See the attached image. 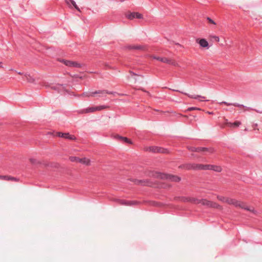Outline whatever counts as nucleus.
Returning <instances> with one entry per match:
<instances>
[{"label": "nucleus", "mask_w": 262, "mask_h": 262, "mask_svg": "<svg viewBox=\"0 0 262 262\" xmlns=\"http://www.w3.org/2000/svg\"><path fill=\"white\" fill-rule=\"evenodd\" d=\"M182 167L186 169H210L213 170L214 171L220 172L222 170V168L220 166H215L213 165H203L201 164H195V163H188L184 164Z\"/></svg>", "instance_id": "1"}, {"label": "nucleus", "mask_w": 262, "mask_h": 262, "mask_svg": "<svg viewBox=\"0 0 262 262\" xmlns=\"http://www.w3.org/2000/svg\"><path fill=\"white\" fill-rule=\"evenodd\" d=\"M217 199L218 200L223 202H226L228 204L233 205L235 207H238L239 208H243L245 209V210H249L250 211L253 210H251L249 207L247 206L244 203L238 201L236 200L231 198H225L222 196H218Z\"/></svg>", "instance_id": "2"}, {"label": "nucleus", "mask_w": 262, "mask_h": 262, "mask_svg": "<svg viewBox=\"0 0 262 262\" xmlns=\"http://www.w3.org/2000/svg\"><path fill=\"white\" fill-rule=\"evenodd\" d=\"M107 106L106 105H100V106H92L89 107L85 109H83L81 111H80V113H93L95 111H101L103 109H105L107 108Z\"/></svg>", "instance_id": "3"}, {"label": "nucleus", "mask_w": 262, "mask_h": 262, "mask_svg": "<svg viewBox=\"0 0 262 262\" xmlns=\"http://www.w3.org/2000/svg\"><path fill=\"white\" fill-rule=\"evenodd\" d=\"M106 94H113L114 93L113 92L108 91L107 90H99L92 92H84L80 96L89 97L90 96H94L95 94H100L103 95Z\"/></svg>", "instance_id": "4"}, {"label": "nucleus", "mask_w": 262, "mask_h": 262, "mask_svg": "<svg viewBox=\"0 0 262 262\" xmlns=\"http://www.w3.org/2000/svg\"><path fill=\"white\" fill-rule=\"evenodd\" d=\"M152 58L155 59L159 60L163 63H166L172 65L174 67L178 66V63L174 60L171 59H169L166 57H161L156 56H153Z\"/></svg>", "instance_id": "5"}, {"label": "nucleus", "mask_w": 262, "mask_h": 262, "mask_svg": "<svg viewBox=\"0 0 262 262\" xmlns=\"http://www.w3.org/2000/svg\"><path fill=\"white\" fill-rule=\"evenodd\" d=\"M159 177L161 179H166L173 182H179L180 181V178L172 174L161 173L159 174Z\"/></svg>", "instance_id": "6"}, {"label": "nucleus", "mask_w": 262, "mask_h": 262, "mask_svg": "<svg viewBox=\"0 0 262 262\" xmlns=\"http://www.w3.org/2000/svg\"><path fill=\"white\" fill-rule=\"evenodd\" d=\"M199 203H201L204 205L214 208H218L219 207V206L216 203L208 201L205 199H202L201 200H199L197 199L196 203L195 204Z\"/></svg>", "instance_id": "7"}, {"label": "nucleus", "mask_w": 262, "mask_h": 262, "mask_svg": "<svg viewBox=\"0 0 262 262\" xmlns=\"http://www.w3.org/2000/svg\"><path fill=\"white\" fill-rule=\"evenodd\" d=\"M54 136L62 137L64 139H69L70 140H74L76 139V137L72 135H70L69 133H62L61 132H56Z\"/></svg>", "instance_id": "8"}, {"label": "nucleus", "mask_w": 262, "mask_h": 262, "mask_svg": "<svg viewBox=\"0 0 262 262\" xmlns=\"http://www.w3.org/2000/svg\"><path fill=\"white\" fill-rule=\"evenodd\" d=\"M126 17L129 19H133L135 18H142V15L138 12H128L126 14Z\"/></svg>", "instance_id": "9"}, {"label": "nucleus", "mask_w": 262, "mask_h": 262, "mask_svg": "<svg viewBox=\"0 0 262 262\" xmlns=\"http://www.w3.org/2000/svg\"><path fill=\"white\" fill-rule=\"evenodd\" d=\"M149 149L150 151L153 152L167 153L168 152L167 149H165L158 146L149 147Z\"/></svg>", "instance_id": "10"}, {"label": "nucleus", "mask_w": 262, "mask_h": 262, "mask_svg": "<svg viewBox=\"0 0 262 262\" xmlns=\"http://www.w3.org/2000/svg\"><path fill=\"white\" fill-rule=\"evenodd\" d=\"M177 199L179 201L183 202H191L195 204L196 203L197 199L193 198L181 196L178 197Z\"/></svg>", "instance_id": "11"}, {"label": "nucleus", "mask_w": 262, "mask_h": 262, "mask_svg": "<svg viewBox=\"0 0 262 262\" xmlns=\"http://www.w3.org/2000/svg\"><path fill=\"white\" fill-rule=\"evenodd\" d=\"M62 62L66 66L70 67L80 68L81 67V64L80 63L75 61L63 60Z\"/></svg>", "instance_id": "12"}, {"label": "nucleus", "mask_w": 262, "mask_h": 262, "mask_svg": "<svg viewBox=\"0 0 262 262\" xmlns=\"http://www.w3.org/2000/svg\"><path fill=\"white\" fill-rule=\"evenodd\" d=\"M220 104H224L227 106H230V105H233L234 106H236V107H241V108H246V110H251V108H249V107H247L246 106H244V105L243 104H239L238 103H228L227 102H226V101H223L221 103H220Z\"/></svg>", "instance_id": "13"}, {"label": "nucleus", "mask_w": 262, "mask_h": 262, "mask_svg": "<svg viewBox=\"0 0 262 262\" xmlns=\"http://www.w3.org/2000/svg\"><path fill=\"white\" fill-rule=\"evenodd\" d=\"M119 202L120 204L126 206H132L138 203V202L135 201H127L124 200H120Z\"/></svg>", "instance_id": "14"}, {"label": "nucleus", "mask_w": 262, "mask_h": 262, "mask_svg": "<svg viewBox=\"0 0 262 262\" xmlns=\"http://www.w3.org/2000/svg\"><path fill=\"white\" fill-rule=\"evenodd\" d=\"M185 95H187L189 98L194 99H198L200 101H208V100H205V97L204 96H202L201 95H190L185 93Z\"/></svg>", "instance_id": "15"}, {"label": "nucleus", "mask_w": 262, "mask_h": 262, "mask_svg": "<svg viewBox=\"0 0 262 262\" xmlns=\"http://www.w3.org/2000/svg\"><path fill=\"white\" fill-rule=\"evenodd\" d=\"M225 124L230 127H238L241 124V122L240 121H237L233 123L229 122L227 119L225 120Z\"/></svg>", "instance_id": "16"}, {"label": "nucleus", "mask_w": 262, "mask_h": 262, "mask_svg": "<svg viewBox=\"0 0 262 262\" xmlns=\"http://www.w3.org/2000/svg\"><path fill=\"white\" fill-rule=\"evenodd\" d=\"M196 42L200 45L201 47L203 48H209V44L208 41L204 38H202L200 39H197Z\"/></svg>", "instance_id": "17"}, {"label": "nucleus", "mask_w": 262, "mask_h": 262, "mask_svg": "<svg viewBox=\"0 0 262 262\" xmlns=\"http://www.w3.org/2000/svg\"><path fill=\"white\" fill-rule=\"evenodd\" d=\"M65 2L69 7L73 6L76 10L80 11L79 7L77 6L74 0H65Z\"/></svg>", "instance_id": "18"}, {"label": "nucleus", "mask_w": 262, "mask_h": 262, "mask_svg": "<svg viewBox=\"0 0 262 262\" xmlns=\"http://www.w3.org/2000/svg\"><path fill=\"white\" fill-rule=\"evenodd\" d=\"M207 151L210 153H212L214 151L213 148H207L205 147H196L195 152H205Z\"/></svg>", "instance_id": "19"}, {"label": "nucleus", "mask_w": 262, "mask_h": 262, "mask_svg": "<svg viewBox=\"0 0 262 262\" xmlns=\"http://www.w3.org/2000/svg\"><path fill=\"white\" fill-rule=\"evenodd\" d=\"M78 162L80 163H83L84 164H85L86 165H88L90 163V160L86 158L83 159H78Z\"/></svg>", "instance_id": "20"}, {"label": "nucleus", "mask_w": 262, "mask_h": 262, "mask_svg": "<svg viewBox=\"0 0 262 262\" xmlns=\"http://www.w3.org/2000/svg\"><path fill=\"white\" fill-rule=\"evenodd\" d=\"M128 48L129 49L141 50L143 49V47L141 46H129L128 47Z\"/></svg>", "instance_id": "21"}, {"label": "nucleus", "mask_w": 262, "mask_h": 262, "mask_svg": "<svg viewBox=\"0 0 262 262\" xmlns=\"http://www.w3.org/2000/svg\"><path fill=\"white\" fill-rule=\"evenodd\" d=\"M118 138H119L120 139H121L123 142H124L125 143H132L131 142L129 141V140L126 137H122L118 136Z\"/></svg>", "instance_id": "22"}, {"label": "nucleus", "mask_w": 262, "mask_h": 262, "mask_svg": "<svg viewBox=\"0 0 262 262\" xmlns=\"http://www.w3.org/2000/svg\"><path fill=\"white\" fill-rule=\"evenodd\" d=\"M134 183L136 184H139L141 185H145V182L142 181V180H135L134 181Z\"/></svg>", "instance_id": "23"}, {"label": "nucleus", "mask_w": 262, "mask_h": 262, "mask_svg": "<svg viewBox=\"0 0 262 262\" xmlns=\"http://www.w3.org/2000/svg\"><path fill=\"white\" fill-rule=\"evenodd\" d=\"M209 37L211 39H213L216 42H219L220 41V38L217 36L211 35H209Z\"/></svg>", "instance_id": "24"}, {"label": "nucleus", "mask_w": 262, "mask_h": 262, "mask_svg": "<svg viewBox=\"0 0 262 262\" xmlns=\"http://www.w3.org/2000/svg\"><path fill=\"white\" fill-rule=\"evenodd\" d=\"M207 20L209 24H212L213 25H216V23H215V21L213 20H212L211 18L208 17H207Z\"/></svg>", "instance_id": "25"}, {"label": "nucleus", "mask_w": 262, "mask_h": 262, "mask_svg": "<svg viewBox=\"0 0 262 262\" xmlns=\"http://www.w3.org/2000/svg\"><path fill=\"white\" fill-rule=\"evenodd\" d=\"M9 179H10L9 176H1L0 175V179L5 180V181H9Z\"/></svg>", "instance_id": "26"}, {"label": "nucleus", "mask_w": 262, "mask_h": 262, "mask_svg": "<svg viewBox=\"0 0 262 262\" xmlns=\"http://www.w3.org/2000/svg\"><path fill=\"white\" fill-rule=\"evenodd\" d=\"M79 158H77L75 157H70V160L72 162L78 161V162Z\"/></svg>", "instance_id": "27"}, {"label": "nucleus", "mask_w": 262, "mask_h": 262, "mask_svg": "<svg viewBox=\"0 0 262 262\" xmlns=\"http://www.w3.org/2000/svg\"><path fill=\"white\" fill-rule=\"evenodd\" d=\"M200 109L196 107H191L188 108V111H193V110H200Z\"/></svg>", "instance_id": "28"}, {"label": "nucleus", "mask_w": 262, "mask_h": 262, "mask_svg": "<svg viewBox=\"0 0 262 262\" xmlns=\"http://www.w3.org/2000/svg\"><path fill=\"white\" fill-rule=\"evenodd\" d=\"M188 148L191 151L195 152L196 147H188Z\"/></svg>", "instance_id": "29"}, {"label": "nucleus", "mask_w": 262, "mask_h": 262, "mask_svg": "<svg viewBox=\"0 0 262 262\" xmlns=\"http://www.w3.org/2000/svg\"><path fill=\"white\" fill-rule=\"evenodd\" d=\"M10 179H9V181H17V179L16 178L12 177L11 176H9Z\"/></svg>", "instance_id": "30"}, {"label": "nucleus", "mask_w": 262, "mask_h": 262, "mask_svg": "<svg viewBox=\"0 0 262 262\" xmlns=\"http://www.w3.org/2000/svg\"><path fill=\"white\" fill-rule=\"evenodd\" d=\"M130 75H131L132 76H135V75H136V74H135L134 72H131V71L130 72Z\"/></svg>", "instance_id": "31"}, {"label": "nucleus", "mask_w": 262, "mask_h": 262, "mask_svg": "<svg viewBox=\"0 0 262 262\" xmlns=\"http://www.w3.org/2000/svg\"><path fill=\"white\" fill-rule=\"evenodd\" d=\"M2 62H0V68H2Z\"/></svg>", "instance_id": "32"}, {"label": "nucleus", "mask_w": 262, "mask_h": 262, "mask_svg": "<svg viewBox=\"0 0 262 262\" xmlns=\"http://www.w3.org/2000/svg\"><path fill=\"white\" fill-rule=\"evenodd\" d=\"M30 77V79H28V81H29V82H31L32 81V80H31L32 78H31V77Z\"/></svg>", "instance_id": "33"}]
</instances>
